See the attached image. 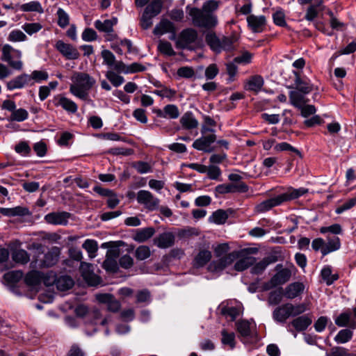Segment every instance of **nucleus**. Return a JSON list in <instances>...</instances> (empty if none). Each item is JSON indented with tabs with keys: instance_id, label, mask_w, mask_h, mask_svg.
I'll use <instances>...</instances> for the list:
<instances>
[{
	"instance_id": "nucleus-1",
	"label": "nucleus",
	"mask_w": 356,
	"mask_h": 356,
	"mask_svg": "<svg viewBox=\"0 0 356 356\" xmlns=\"http://www.w3.org/2000/svg\"><path fill=\"white\" fill-rule=\"evenodd\" d=\"M73 84L70 87V91L74 96L83 100L88 98V91L95 83V80L86 73L79 72L72 76Z\"/></svg>"
},
{
	"instance_id": "nucleus-2",
	"label": "nucleus",
	"mask_w": 356,
	"mask_h": 356,
	"mask_svg": "<svg viewBox=\"0 0 356 356\" xmlns=\"http://www.w3.org/2000/svg\"><path fill=\"white\" fill-rule=\"evenodd\" d=\"M175 46L179 49L195 50L201 47V40L197 31L192 28L183 29L175 35Z\"/></svg>"
},
{
	"instance_id": "nucleus-3",
	"label": "nucleus",
	"mask_w": 356,
	"mask_h": 356,
	"mask_svg": "<svg viewBox=\"0 0 356 356\" xmlns=\"http://www.w3.org/2000/svg\"><path fill=\"white\" fill-rule=\"evenodd\" d=\"M193 24L199 27L211 28L218 23L217 17L213 13L204 11L202 8H193L189 10Z\"/></svg>"
},
{
	"instance_id": "nucleus-4",
	"label": "nucleus",
	"mask_w": 356,
	"mask_h": 356,
	"mask_svg": "<svg viewBox=\"0 0 356 356\" xmlns=\"http://www.w3.org/2000/svg\"><path fill=\"white\" fill-rule=\"evenodd\" d=\"M306 307L303 304L293 305L291 303H286L277 307L273 312L275 321L284 323L291 316H297L305 312Z\"/></svg>"
},
{
	"instance_id": "nucleus-5",
	"label": "nucleus",
	"mask_w": 356,
	"mask_h": 356,
	"mask_svg": "<svg viewBox=\"0 0 356 356\" xmlns=\"http://www.w3.org/2000/svg\"><path fill=\"white\" fill-rule=\"evenodd\" d=\"M2 60L8 63L13 69L21 70L23 67V63L21 60V51L13 48L11 45L6 44L2 46Z\"/></svg>"
},
{
	"instance_id": "nucleus-6",
	"label": "nucleus",
	"mask_w": 356,
	"mask_h": 356,
	"mask_svg": "<svg viewBox=\"0 0 356 356\" xmlns=\"http://www.w3.org/2000/svg\"><path fill=\"white\" fill-rule=\"evenodd\" d=\"M205 40L210 48L216 53L222 50L228 51L232 49L234 40L230 38L222 37L219 38L215 33H209L206 35Z\"/></svg>"
},
{
	"instance_id": "nucleus-7",
	"label": "nucleus",
	"mask_w": 356,
	"mask_h": 356,
	"mask_svg": "<svg viewBox=\"0 0 356 356\" xmlns=\"http://www.w3.org/2000/svg\"><path fill=\"white\" fill-rule=\"evenodd\" d=\"M136 199L138 204L149 211H154L159 208L160 200L149 191H139Z\"/></svg>"
},
{
	"instance_id": "nucleus-8",
	"label": "nucleus",
	"mask_w": 356,
	"mask_h": 356,
	"mask_svg": "<svg viewBox=\"0 0 356 356\" xmlns=\"http://www.w3.org/2000/svg\"><path fill=\"white\" fill-rule=\"evenodd\" d=\"M216 140L215 134H209L207 136H202V137L196 139L193 143V147L199 151L204 152H211L213 148L211 147L213 144Z\"/></svg>"
},
{
	"instance_id": "nucleus-9",
	"label": "nucleus",
	"mask_w": 356,
	"mask_h": 356,
	"mask_svg": "<svg viewBox=\"0 0 356 356\" xmlns=\"http://www.w3.org/2000/svg\"><path fill=\"white\" fill-rule=\"evenodd\" d=\"M80 270L84 280L89 285L97 286L100 283L101 279L94 273L92 264L86 262H81L80 265Z\"/></svg>"
},
{
	"instance_id": "nucleus-10",
	"label": "nucleus",
	"mask_w": 356,
	"mask_h": 356,
	"mask_svg": "<svg viewBox=\"0 0 356 356\" xmlns=\"http://www.w3.org/2000/svg\"><path fill=\"white\" fill-rule=\"evenodd\" d=\"M256 250H244L241 252L239 259L234 264V269L237 271H243L256 262V259L250 255V252H256Z\"/></svg>"
},
{
	"instance_id": "nucleus-11",
	"label": "nucleus",
	"mask_w": 356,
	"mask_h": 356,
	"mask_svg": "<svg viewBox=\"0 0 356 356\" xmlns=\"http://www.w3.org/2000/svg\"><path fill=\"white\" fill-rule=\"evenodd\" d=\"M167 33H171L169 37L170 40H175L176 30L175 25L168 19H162L154 27L153 33L156 35H162Z\"/></svg>"
},
{
	"instance_id": "nucleus-12",
	"label": "nucleus",
	"mask_w": 356,
	"mask_h": 356,
	"mask_svg": "<svg viewBox=\"0 0 356 356\" xmlns=\"http://www.w3.org/2000/svg\"><path fill=\"white\" fill-rule=\"evenodd\" d=\"M215 190L220 194L245 193L248 191V186L244 182L223 184L217 186Z\"/></svg>"
},
{
	"instance_id": "nucleus-13",
	"label": "nucleus",
	"mask_w": 356,
	"mask_h": 356,
	"mask_svg": "<svg viewBox=\"0 0 356 356\" xmlns=\"http://www.w3.org/2000/svg\"><path fill=\"white\" fill-rule=\"evenodd\" d=\"M280 266H276L277 273L270 279L267 284L268 289L283 284L288 282L291 276V272L288 268H281L279 270Z\"/></svg>"
},
{
	"instance_id": "nucleus-14",
	"label": "nucleus",
	"mask_w": 356,
	"mask_h": 356,
	"mask_svg": "<svg viewBox=\"0 0 356 356\" xmlns=\"http://www.w3.org/2000/svg\"><path fill=\"white\" fill-rule=\"evenodd\" d=\"M56 49L68 60H75L79 57V52L73 45L58 40L55 44Z\"/></svg>"
},
{
	"instance_id": "nucleus-15",
	"label": "nucleus",
	"mask_w": 356,
	"mask_h": 356,
	"mask_svg": "<svg viewBox=\"0 0 356 356\" xmlns=\"http://www.w3.org/2000/svg\"><path fill=\"white\" fill-rule=\"evenodd\" d=\"M97 300L103 304L107 305V309L112 312H117L120 310L121 305L113 296L109 293H98L95 296Z\"/></svg>"
},
{
	"instance_id": "nucleus-16",
	"label": "nucleus",
	"mask_w": 356,
	"mask_h": 356,
	"mask_svg": "<svg viewBox=\"0 0 356 356\" xmlns=\"http://www.w3.org/2000/svg\"><path fill=\"white\" fill-rule=\"evenodd\" d=\"M264 84V80L261 75L256 74L250 76L245 81L244 89L248 91L259 92L261 90Z\"/></svg>"
},
{
	"instance_id": "nucleus-17",
	"label": "nucleus",
	"mask_w": 356,
	"mask_h": 356,
	"mask_svg": "<svg viewBox=\"0 0 356 356\" xmlns=\"http://www.w3.org/2000/svg\"><path fill=\"white\" fill-rule=\"evenodd\" d=\"M70 217V213L66 211L52 212L47 214L44 220L49 224L65 225Z\"/></svg>"
},
{
	"instance_id": "nucleus-18",
	"label": "nucleus",
	"mask_w": 356,
	"mask_h": 356,
	"mask_svg": "<svg viewBox=\"0 0 356 356\" xmlns=\"http://www.w3.org/2000/svg\"><path fill=\"white\" fill-rule=\"evenodd\" d=\"M29 84L31 86L34 84V82H31V77L29 74H22L9 81L6 86L9 90H13L22 88Z\"/></svg>"
},
{
	"instance_id": "nucleus-19",
	"label": "nucleus",
	"mask_w": 356,
	"mask_h": 356,
	"mask_svg": "<svg viewBox=\"0 0 356 356\" xmlns=\"http://www.w3.org/2000/svg\"><path fill=\"white\" fill-rule=\"evenodd\" d=\"M266 17L264 15H250L247 17L248 26L254 33L261 32L266 25Z\"/></svg>"
},
{
	"instance_id": "nucleus-20",
	"label": "nucleus",
	"mask_w": 356,
	"mask_h": 356,
	"mask_svg": "<svg viewBox=\"0 0 356 356\" xmlns=\"http://www.w3.org/2000/svg\"><path fill=\"white\" fill-rule=\"evenodd\" d=\"M175 243V235L171 232H164L154 239V244L159 248L165 249Z\"/></svg>"
},
{
	"instance_id": "nucleus-21",
	"label": "nucleus",
	"mask_w": 356,
	"mask_h": 356,
	"mask_svg": "<svg viewBox=\"0 0 356 356\" xmlns=\"http://www.w3.org/2000/svg\"><path fill=\"white\" fill-rule=\"evenodd\" d=\"M60 254V249L58 247L54 246L51 248L49 251L44 254V259L40 266L44 267H50L55 265Z\"/></svg>"
},
{
	"instance_id": "nucleus-22",
	"label": "nucleus",
	"mask_w": 356,
	"mask_h": 356,
	"mask_svg": "<svg viewBox=\"0 0 356 356\" xmlns=\"http://www.w3.org/2000/svg\"><path fill=\"white\" fill-rule=\"evenodd\" d=\"M305 290L302 282H296L289 284L284 290V295L288 299H293L301 295Z\"/></svg>"
},
{
	"instance_id": "nucleus-23",
	"label": "nucleus",
	"mask_w": 356,
	"mask_h": 356,
	"mask_svg": "<svg viewBox=\"0 0 356 356\" xmlns=\"http://www.w3.org/2000/svg\"><path fill=\"white\" fill-rule=\"evenodd\" d=\"M277 261V257L275 255H269L266 257L261 261L255 264V265L252 268L251 272L253 274H261L264 271L268 265L275 263Z\"/></svg>"
},
{
	"instance_id": "nucleus-24",
	"label": "nucleus",
	"mask_w": 356,
	"mask_h": 356,
	"mask_svg": "<svg viewBox=\"0 0 356 356\" xmlns=\"http://www.w3.org/2000/svg\"><path fill=\"white\" fill-rule=\"evenodd\" d=\"M282 202L280 195L266 200L257 204L255 209L259 213H263L272 209L273 207L281 204Z\"/></svg>"
},
{
	"instance_id": "nucleus-25",
	"label": "nucleus",
	"mask_w": 356,
	"mask_h": 356,
	"mask_svg": "<svg viewBox=\"0 0 356 356\" xmlns=\"http://www.w3.org/2000/svg\"><path fill=\"white\" fill-rule=\"evenodd\" d=\"M117 23V17H112L110 19H106L103 22L98 19L95 22V27L101 32H112L113 26Z\"/></svg>"
},
{
	"instance_id": "nucleus-26",
	"label": "nucleus",
	"mask_w": 356,
	"mask_h": 356,
	"mask_svg": "<svg viewBox=\"0 0 356 356\" xmlns=\"http://www.w3.org/2000/svg\"><path fill=\"white\" fill-rule=\"evenodd\" d=\"M341 247L340 239L337 236H328L325 247L323 249V255L325 256L332 252L338 250Z\"/></svg>"
},
{
	"instance_id": "nucleus-27",
	"label": "nucleus",
	"mask_w": 356,
	"mask_h": 356,
	"mask_svg": "<svg viewBox=\"0 0 356 356\" xmlns=\"http://www.w3.org/2000/svg\"><path fill=\"white\" fill-rule=\"evenodd\" d=\"M0 213L7 216H24L30 214L29 209L24 207L1 208Z\"/></svg>"
},
{
	"instance_id": "nucleus-28",
	"label": "nucleus",
	"mask_w": 356,
	"mask_h": 356,
	"mask_svg": "<svg viewBox=\"0 0 356 356\" xmlns=\"http://www.w3.org/2000/svg\"><path fill=\"white\" fill-rule=\"evenodd\" d=\"M155 233V230L152 227H146L137 230L133 239L138 243H143L150 238Z\"/></svg>"
},
{
	"instance_id": "nucleus-29",
	"label": "nucleus",
	"mask_w": 356,
	"mask_h": 356,
	"mask_svg": "<svg viewBox=\"0 0 356 356\" xmlns=\"http://www.w3.org/2000/svg\"><path fill=\"white\" fill-rule=\"evenodd\" d=\"M296 76L295 84L296 90L303 93L304 95L309 94L313 90V85L309 82L302 80L298 72H294Z\"/></svg>"
},
{
	"instance_id": "nucleus-30",
	"label": "nucleus",
	"mask_w": 356,
	"mask_h": 356,
	"mask_svg": "<svg viewBox=\"0 0 356 356\" xmlns=\"http://www.w3.org/2000/svg\"><path fill=\"white\" fill-rule=\"evenodd\" d=\"M211 259V252L207 250H202L195 256L193 266L196 268L204 266Z\"/></svg>"
},
{
	"instance_id": "nucleus-31",
	"label": "nucleus",
	"mask_w": 356,
	"mask_h": 356,
	"mask_svg": "<svg viewBox=\"0 0 356 356\" xmlns=\"http://www.w3.org/2000/svg\"><path fill=\"white\" fill-rule=\"evenodd\" d=\"M180 123L186 129H195L197 127L199 124L191 112L184 113L180 119Z\"/></svg>"
},
{
	"instance_id": "nucleus-32",
	"label": "nucleus",
	"mask_w": 356,
	"mask_h": 356,
	"mask_svg": "<svg viewBox=\"0 0 356 356\" xmlns=\"http://www.w3.org/2000/svg\"><path fill=\"white\" fill-rule=\"evenodd\" d=\"M308 192V190L304 188H300L298 189H291L287 192L280 194V197L282 202H287L296 198H298Z\"/></svg>"
},
{
	"instance_id": "nucleus-33",
	"label": "nucleus",
	"mask_w": 356,
	"mask_h": 356,
	"mask_svg": "<svg viewBox=\"0 0 356 356\" xmlns=\"http://www.w3.org/2000/svg\"><path fill=\"white\" fill-rule=\"evenodd\" d=\"M305 95L298 91L293 90L289 92V99L291 104L296 108L300 107L302 104H305L308 99L305 97Z\"/></svg>"
},
{
	"instance_id": "nucleus-34",
	"label": "nucleus",
	"mask_w": 356,
	"mask_h": 356,
	"mask_svg": "<svg viewBox=\"0 0 356 356\" xmlns=\"http://www.w3.org/2000/svg\"><path fill=\"white\" fill-rule=\"evenodd\" d=\"M163 2L161 0H154L147 6L144 10V13L154 17L157 16L162 10Z\"/></svg>"
},
{
	"instance_id": "nucleus-35",
	"label": "nucleus",
	"mask_w": 356,
	"mask_h": 356,
	"mask_svg": "<svg viewBox=\"0 0 356 356\" xmlns=\"http://www.w3.org/2000/svg\"><path fill=\"white\" fill-rule=\"evenodd\" d=\"M56 105L60 106L64 110L71 113H75L78 109L75 102L63 96L58 97Z\"/></svg>"
},
{
	"instance_id": "nucleus-36",
	"label": "nucleus",
	"mask_w": 356,
	"mask_h": 356,
	"mask_svg": "<svg viewBox=\"0 0 356 356\" xmlns=\"http://www.w3.org/2000/svg\"><path fill=\"white\" fill-rule=\"evenodd\" d=\"M24 281L28 286H36L42 282V273L37 270H32L26 274Z\"/></svg>"
},
{
	"instance_id": "nucleus-37",
	"label": "nucleus",
	"mask_w": 356,
	"mask_h": 356,
	"mask_svg": "<svg viewBox=\"0 0 356 356\" xmlns=\"http://www.w3.org/2000/svg\"><path fill=\"white\" fill-rule=\"evenodd\" d=\"M312 322V319L308 316H301L295 318L291 323L296 330L302 331L306 330Z\"/></svg>"
},
{
	"instance_id": "nucleus-38",
	"label": "nucleus",
	"mask_w": 356,
	"mask_h": 356,
	"mask_svg": "<svg viewBox=\"0 0 356 356\" xmlns=\"http://www.w3.org/2000/svg\"><path fill=\"white\" fill-rule=\"evenodd\" d=\"M56 285L58 290L65 291L73 286L74 281L69 276H60V277L57 278Z\"/></svg>"
},
{
	"instance_id": "nucleus-39",
	"label": "nucleus",
	"mask_w": 356,
	"mask_h": 356,
	"mask_svg": "<svg viewBox=\"0 0 356 356\" xmlns=\"http://www.w3.org/2000/svg\"><path fill=\"white\" fill-rule=\"evenodd\" d=\"M236 327L238 332L242 337H248L250 336L251 328L249 321L245 320L238 321L236 323Z\"/></svg>"
},
{
	"instance_id": "nucleus-40",
	"label": "nucleus",
	"mask_w": 356,
	"mask_h": 356,
	"mask_svg": "<svg viewBox=\"0 0 356 356\" xmlns=\"http://www.w3.org/2000/svg\"><path fill=\"white\" fill-rule=\"evenodd\" d=\"M82 248L88 253L90 258L95 257L96 252L98 250L97 242L92 239H86L82 245Z\"/></svg>"
},
{
	"instance_id": "nucleus-41",
	"label": "nucleus",
	"mask_w": 356,
	"mask_h": 356,
	"mask_svg": "<svg viewBox=\"0 0 356 356\" xmlns=\"http://www.w3.org/2000/svg\"><path fill=\"white\" fill-rule=\"evenodd\" d=\"M13 259L22 264H25L29 262L30 257L28 252L24 250H15L12 254Z\"/></svg>"
},
{
	"instance_id": "nucleus-42",
	"label": "nucleus",
	"mask_w": 356,
	"mask_h": 356,
	"mask_svg": "<svg viewBox=\"0 0 356 356\" xmlns=\"http://www.w3.org/2000/svg\"><path fill=\"white\" fill-rule=\"evenodd\" d=\"M227 218V213L222 209H218L213 213L209 218V220L215 224L222 225L226 222Z\"/></svg>"
},
{
	"instance_id": "nucleus-43",
	"label": "nucleus",
	"mask_w": 356,
	"mask_h": 356,
	"mask_svg": "<svg viewBox=\"0 0 356 356\" xmlns=\"http://www.w3.org/2000/svg\"><path fill=\"white\" fill-rule=\"evenodd\" d=\"M152 254L150 248L147 245H140L135 251V257L140 261L148 259Z\"/></svg>"
},
{
	"instance_id": "nucleus-44",
	"label": "nucleus",
	"mask_w": 356,
	"mask_h": 356,
	"mask_svg": "<svg viewBox=\"0 0 356 356\" xmlns=\"http://www.w3.org/2000/svg\"><path fill=\"white\" fill-rule=\"evenodd\" d=\"M158 49L161 54L169 56L176 55V52L174 51L172 44L165 40H159Z\"/></svg>"
},
{
	"instance_id": "nucleus-45",
	"label": "nucleus",
	"mask_w": 356,
	"mask_h": 356,
	"mask_svg": "<svg viewBox=\"0 0 356 356\" xmlns=\"http://www.w3.org/2000/svg\"><path fill=\"white\" fill-rule=\"evenodd\" d=\"M353 337V332L348 329L341 330L334 337L337 343H345L350 341Z\"/></svg>"
},
{
	"instance_id": "nucleus-46",
	"label": "nucleus",
	"mask_w": 356,
	"mask_h": 356,
	"mask_svg": "<svg viewBox=\"0 0 356 356\" xmlns=\"http://www.w3.org/2000/svg\"><path fill=\"white\" fill-rule=\"evenodd\" d=\"M23 276V273L21 270H12L6 273L3 278L4 280L11 284L17 283Z\"/></svg>"
},
{
	"instance_id": "nucleus-47",
	"label": "nucleus",
	"mask_w": 356,
	"mask_h": 356,
	"mask_svg": "<svg viewBox=\"0 0 356 356\" xmlns=\"http://www.w3.org/2000/svg\"><path fill=\"white\" fill-rule=\"evenodd\" d=\"M222 339L221 341L223 344L229 345L231 348H234L236 345L235 334L234 332H227L226 330H222L221 332Z\"/></svg>"
},
{
	"instance_id": "nucleus-48",
	"label": "nucleus",
	"mask_w": 356,
	"mask_h": 356,
	"mask_svg": "<svg viewBox=\"0 0 356 356\" xmlns=\"http://www.w3.org/2000/svg\"><path fill=\"white\" fill-rule=\"evenodd\" d=\"M20 9L25 12L35 11L40 13H43V9L38 1H31L27 3L22 4Z\"/></svg>"
},
{
	"instance_id": "nucleus-49",
	"label": "nucleus",
	"mask_w": 356,
	"mask_h": 356,
	"mask_svg": "<svg viewBox=\"0 0 356 356\" xmlns=\"http://www.w3.org/2000/svg\"><path fill=\"white\" fill-rule=\"evenodd\" d=\"M106 77L111 82L115 87H118L124 81L123 76L118 75L112 70H109L106 74Z\"/></svg>"
},
{
	"instance_id": "nucleus-50",
	"label": "nucleus",
	"mask_w": 356,
	"mask_h": 356,
	"mask_svg": "<svg viewBox=\"0 0 356 356\" xmlns=\"http://www.w3.org/2000/svg\"><path fill=\"white\" fill-rule=\"evenodd\" d=\"M283 291L282 289L273 291L270 293L268 302L271 305H278L282 300Z\"/></svg>"
},
{
	"instance_id": "nucleus-51",
	"label": "nucleus",
	"mask_w": 356,
	"mask_h": 356,
	"mask_svg": "<svg viewBox=\"0 0 356 356\" xmlns=\"http://www.w3.org/2000/svg\"><path fill=\"white\" fill-rule=\"evenodd\" d=\"M26 38V35L20 30H13L8 36V40L12 42H24Z\"/></svg>"
},
{
	"instance_id": "nucleus-52",
	"label": "nucleus",
	"mask_w": 356,
	"mask_h": 356,
	"mask_svg": "<svg viewBox=\"0 0 356 356\" xmlns=\"http://www.w3.org/2000/svg\"><path fill=\"white\" fill-rule=\"evenodd\" d=\"M165 118L177 119L179 116L178 107L174 104H168L164 107Z\"/></svg>"
},
{
	"instance_id": "nucleus-53",
	"label": "nucleus",
	"mask_w": 356,
	"mask_h": 356,
	"mask_svg": "<svg viewBox=\"0 0 356 356\" xmlns=\"http://www.w3.org/2000/svg\"><path fill=\"white\" fill-rule=\"evenodd\" d=\"M29 113L24 108L15 109L10 115V120L17 122H22L28 118Z\"/></svg>"
},
{
	"instance_id": "nucleus-54",
	"label": "nucleus",
	"mask_w": 356,
	"mask_h": 356,
	"mask_svg": "<svg viewBox=\"0 0 356 356\" xmlns=\"http://www.w3.org/2000/svg\"><path fill=\"white\" fill-rule=\"evenodd\" d=\"M321 276L327 285H330L338 278L337 275H332V270L330 267H325L321 270Z\"/></svg>"
},
{
	"instance_id": "nucleus-55",
	"label": "nucleus",
	"mask_w": 356,
	"mask_h": 356,
	"mask_svg": "<svg viewBox=\"0 0 356 356\" xmlns=\"http://www.w3.org/2000/svg\"><path fill=\"white\" fill-rule=\"evenodd\" d=\"M103 268L109 272H116L118 269V263L115 259L111 257H106L102 264Z\"/></svg>"
},
{
	"instance_id": "nucleus-56",
	"label": "nucleus",
	"mask_w": 356,
	"mask_h": 356,
	"mask_svg": "<svg viewBox=\"0 0 356 356\" xmlns=\"http://www.w3.org/2000/svg\"><path fill=\"white\" fill-rule=\"evenodd\" d=\"M58 15V24L61 28H65L69 24V15L62 8H58L57 11Z\"/></svg>"
},
{
	"instance_id": "nucleus-57",
	"label": "nucleus",
	"mask_w": 356,
	"mask_h": 356,
	"mask_svg": "<svg viewBox=\"0 0 356 356\" xmlns=\"http://www.w3.org/2000/svg\"><path fill=\"white\" fill-rule=\"evenodd\" d=\"M56 275L53 271H49L45 274H42V281L44 285L47 286H52L54 284H56Z\"/></svg>"
},
{
	"instance_id": "nucleus-58",
	"label": "nucleus",
	"mask_w": 356,
	"mask_h": 356,
	"mask_svg": "<svg viewBox=\"0 0 356 356\" xmlns=\"http://www.w3.org/2000/svg\"><path fill=\"white\" fill-rule=\"evenodd\" d=\"M273 19L274 23L280 26H284L286 25L285 21V15L282 9L277 10L273 15Z\"/></svg>"
},
{
	"instance_id": "nucleus-59",
	"label": "nucleus",
	"mask_w": 356,
	"mask_h": 356,
	"mask_svg": "<svg viewBox=\"0 0 356 356\" xmlns=\"http://www.w3.org/2000/svg\"><path fill=\"white\" fill-rule=\"evenodd\" d=\"M356 204V196L348 200L341 205L339 206L336 209L337 213H341L343 211L351 209Z\"/></svg>"
},
{
	"instance_id": "nucleus-60",
	"label": "nucleus",
	"mask_w": 356,
	"mask_h": 356,
	"mask_svg": "<svg viewBox=\"0 0 356 356\" xmlns=\"http://www.w3.org/2000/svg\"><path fill=\"white\" fill-rule=\"evenodd\" d=\"M341 227L339 224H333L328 227H322L320 228V232L322 234L330 232L333 234H339L341 233Z\"/></svg>"
},
{
	"instance_id": "nucleus-61",
	"label": "nucleus",
	"mask_w": 356,
	"mask_h": 356,
	"mask_svg": "<svg viewBox=\"0 0 356 356\" xmlns=\"http://www.w3.org/2000/svg\"><path fill=\"white\" fill-rule=\"evenodd\" d=\"M102 56L104 63L110 67H112L116 61L114 54L109 50H103L102 51Z\"/></svg>"
},
{
	"instance_id": "nucleus-62",
	"label": "nucleus",
	"mask_w": 356,
	"mask_h": 356,
	"mask_svg": "<svg viewBox=\"0 0 356 356\" xmlns=\"http://www.w3.org/2000/svg\"><path fill=\"white\" fill-rule=\"evenodd\" d=\"M219 2L216 0H209L205 1L202 8L209 13H213L215 10H216L218 8Z\"/></svg>"
},
{
	"instance_id": "nucleus-63",
	"label": "nucleus",
	"mask_w": 356,
	"mask_h": 356,
	"mask_svg": "<svg viewBox=\"0 0 356 356\" xmlns=\"http://www.w3.org/2000/svg\"><path fill=\"white\" fill-rule=\"evenodd\" d=\"M119 264L122 268L129 269L134 266V259L130 255L124 254L120 258Z\"/></svg>"
},
{
	"instance_id": "nucleus-64",
	"label": "nucleus",
	"mask_w": 356,
	"mask_h": 356,
	"mask_svg": "<svg viewBox=\"0 0 356 356\" xmlns=\"http://www.w3.org/2000/svg\"><path fill=\"white\" fill-rule=\"evenodd\" d=\"M82 39L86 42L94 41L97 39V35L92 29H86L81 35Z\"/></svg>"
}]
</instances>
